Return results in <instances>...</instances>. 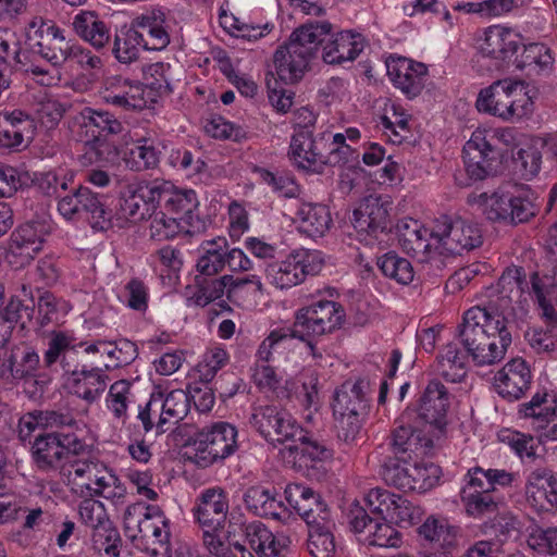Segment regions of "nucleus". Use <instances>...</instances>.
Here are the masks:
<instances>
[{
  "label": "nucleus",
  "instance_id": "28",
  "mask_svg": "<svg viewBox=\"0 0 557 557\" xmlns=\"http://www.w3.org/2000/svg\"><path fill=\"white\" fill-rule=\"evenodd\" d=\"M524 491L528 502L540 510L557 509V478L550 469L533 470L528 475Z\"/></svg>",
  "mask_w": 557,
  "mask_h": 557
},
{
  "label": "nucleus",
  "instance_id": "24",
  "mask_svg": "<svg viewBox=\"0 0 557 557\" xmlns=\"http://www.w3.org/2000/svg\"><path fill=\"white\" fill-rule=\"evenodd\" d=\"M245 542L258 557H289L290 539L284 534L274 535L262 522L242 523Z\"/></svg>",
  "mask_w": 557,
  "mask_h": 557
},
{
  "label": "nucleus",
  "instance_id": "11",
  "mask_svg": "<svg viewBox=\"0 0 557 557\" xmlns=\"http://www.w3.org/2000/svg\"><path fill=\"white\" fill-rule=\"evenodd\" d=\"M237 430L227 422H216L195 434L194 461L200 468H207L224 460L237 449Z\"/></svg>",
  "mask_w": 557,
  "mask_h": 557
},
{
  "label": "nucleus",
  "instance_id": "49",
  "mask_svg": "<svg viewBox=\"0 0 557 557\" xmlns=\"http://www.w3.org/2000/svg\"><path fill=\"white\" fill-rule=\"evenodd\" d=\"M377 267L384 276L407 285L412 282L414 272L411 262L395 252H387L377 259Z\"/></svg>",
  "mask_w": 557,
  "mask_h": 557
},
{
  "label": "nucleus",
  "instance_id": "30",
  "mask_svg": "<svg viewBox=\"0 0 557 557\" xmlns=\"http://www.w3.org/2000/svg\"><path fill=\"white\" fill-rule=\"evenodd\" d=\"M156 202L159 208L176 218L194 222L193 212L198 207L196 193L191 189L177 190L168 183L154 182Z\"/></svg>",
  "mask_w": 557,
  "mask_h": 557
},
{
  "label": "nucleus",
  "instance_id": "1",
  "mask_svg": "<svg viewBox=\"0 0 557 557\" xmlns=\"http://www.w3.org/2000/svg\"><path fill=\"white\" fill-rule=\"evenodd\" d=\"M456 337L476 366L500 361L511 344L504 313L493 306L468 309Z\"/></svg>",
  "mask_w": 557,
  "mask_h": 557
},
{
  "label": "nucleus",
  "instance_id": "22",
  "mask_svg": "<svg viewBox=\"0 0 557 557\" xmlns=\"http://www.w3.org/2000/svg\"><path fill=\"white\" fill-rule=\"evenodd\" d=\"M364 507L369 513L377 516L384 521L411 523L413 507L411 503L399 494H394L384 488H372L364 498Z\"/></svg>",
  "mask_w": 557,
  "mask_h": 557
},
{
  "label": "nucleus",
  "instance_id": "13",
  "mask_svg": "<svg viewBox=\"0 0 557 557\" xmlns=\"http://www.w3.org/2000/svg\"><path fill=\"white\" fill-rule=\"evenodd\" d=\"M249 284L255 286V293H262L263 285L257 275L243 278H234L233 275H223L221 277L196 275V290L189 299L195 305L205 307L226 293L227 299L235 302L242 297L245 287Z\"/></svg>",
  "mask_w": 557,
  "mask_h": 557
},
{
  "label": "nucleus",
  "instance_id": "29",
  "mask_svg": "<svg viewBox=\"0 0 557 557\" xmlns=\"http://www.w3.org/2000/svg\"><path fill=\"white\" fill-rule=\"evenodd\" d=\"M497 393L509 400L521 398L531 384V371L527 362L516 358L507 362L495 375Z\"/></svg>",
  "mask_w": 557,
  "mask_h": 557
},
{
  "label": "nucleus",
  "instance_id": "37",
  "mask_svg": "<svg viewBox=\"0 0 557 557\" xmlns=\"http://www.w3.org/2000/svg\"><path fill=\"white\" fill-rule=\"evenodd\" d=\"M72 26L77 36L96 49L103 48L110 40L109 28L95 11H81L74 16Z\"/></svg>",
  "mask_w": 557,
  "mask_h": 557
},
{
  "label": "nucleus",
  "instance_id": "47",
  "mask_svg": "<svg viewBox=\"0 0 557 557\" xmlns=\"http://www.w3.org/2000/svg\"><path fill=\"white\" fill-rule=\"evenodd\" d=\"M334 521H326L324 524L309 528L308 549L311 557H334Z\"/></svg>",
  "mask_w": 557,
  "mask_h": 557
},
{
  "label": "nucleus",
  "instance_id": "52",
  "mask_svg": "<svg viewBox=\"0 0 557 557\" xmlns=\"http://www.w3.org/2000/svg\"><path fill=\"white\" fill-rule=\"evenodd\" d=\"M409 460H400L394 455L386 456L381 465V476L387 485L395 486L398 490L408 491L410 488V467H407Z\"/></svg>",
  "mask_w": 557,
  "mask_h": 557
},
{
  "label": "nucleus",
  "instance_id": "15",
  "mask_svg": "<svg viewBox=\"0 0 557 557\" xmlns=\"http://www.w3.org/2000/svg\"><path fill=\"white\" fill-rule=\"evenodd\" d=\"M350 530L364 534V541L371 546L398 548L403 543L401 533L389 521L372 518L358 503L351 505L347 513Z\"/></svg>",
  "mask_w": 557,
  "mask_h": 557
},
{
  "label": "nucleus",
  "instance_id": "3",
  "mask_svg": "<svg viewBox=\"0 0 557 557\" xmlns=\"http://www.w3.org/2000/svg\"><path fill=\"white\" fill-rule=\"evenodd\" d=\"M330 22H309L290 34L288 40L280 46L274 53V65L277 76L285 84L300 81L309 67L325 37L332 32Z\"/></svg>",
  "mask_w": 557,
  "mask_h": 557
},
{
  "label": "nucleus",
  "instance_id": "25",
  "mask_svg": "<svg viewBox=\"0 0 557 557\" xmlns=\"http://www.w3.org/2000/svg\"><path fill=\"white\" fill-rule=\"evenodd\" d=\"M193 511L203 533L220 531L224 528L228 512L226 493L222 488L203 491Z\"/></svg>",
  "mask_w": 557,
  "mask_h": 557
},
{
  "label": "nucleus",
  "instance_id": "7",
  "mask_svg": "<svg viewBox=\"0 0 557 557\" xmlns=\"http://www.w3.org/2000/svg\"><path fill=\"white\" fill-rule=\"evenodd\" d=\"M87 445L74 434L57 431L38 434L32 445V458L40 471H58L64 481L72 482L66 468L71 454H84Z\"/></svg>",
  "mask_w": 557,
  "mask_h": 557
},
{
  "label": "nucleus",
  "instance_id": "9",
  "mask_svg": "<svg viewBox=\"0 0 557 557\" xmlns=\"http://www.w3.org/2000/svg\"><path fill=\"white\" fill-rule=\"evenodd\" d=\"M512 189H500L486 197L484 213L490 221L517 225L535 216L537 206L533 193L519 185H515Z\"/></svg>",
  "mask_w": 557,
  "mask_h": 557
},
{
  "label": "nucleus",
  "instance_id": "32",
  "mask_svg": "<svg viewBox=\"0 0 557 557\" xmlns=\"http://www.w3.org/2000/svg\"><path fill=\"white\" fill-rule=\"evenodd\" d=\"M102 98L107 103L125 110L139 111L147 104L141 87L131 85L120 75L109 76L103 81Z\"/></svg>",
  "mask_w": 557,
  "mask_h": 557
},
{
  "label": "nucleus",
  "instance_id": "44",
  "mask_svg": "<svg viewBox=\"0 0 557 557\" xmlns=\"http://www.w3.org/2000/svg\"><path fill=\"white\" fill-rule=\"evenodd\" d=\"M436 372L451 383L461 382L466 377V356L459 352L455 344H448L437 357Z\"/></svg>",
  "mask_w": 557,
  "mask_h": 557
},
{
  "label": "nucleus",
  "instance_id": "53",
  "mask_svg": "<svg viewBox=\"0 0 557 557\" xmlns=\"http://www.w3.org/2000/svg\"><path fill=\"white\" fill-rule=\"evenodd\" d=\"M491 493L492 492L482 493V491L462 488L460 497L467 513L475 518L497 513L499 503L493 498Z\"/></svg>",
  "mask_w": 557,
  "mask_h": 557
},
{
  "label": "nucleus",
  "instance_id": "14",
  "mask_svg": "<svg viewBox=\"0 0 557 557\" xmlns=\"http://www.w3.org/2000/svg\"><path fill=\"white\" fill-rule=\"evenodd\" d=\"M391 434L392 455L400 460H410L412 455L426 454L433 447V441L423 434L422 423L417 420V410L406 408L395 421Z\"/></svg>",
  "mask_w": 557,
  "mask_h": 557
},
{
  "label": "nucleus",
  "instance_id": "19",
  "mask_svg": "<svg viewBox=\"0 0 557 557\" xmlns=\"http://www.w3.org/2000/svg\"><path fill=\"white\" fill-rule=\"evenodd\" d=\"M70 355H64L61 364L65 373L70 374L67 385L71 393L91 404L106 391L108 376L103 370L88 364H73Z\"/></svg>",
  "mask_w": 557,
  "mask_h": 557
},
{
  "label": "nucleus",
  "instance_id": "57",
  "mask_svg": "<svg viewBox=\"0 0 557 557\" xmlns=\"http://www.w3.org/2000/svg\"><path fill=\"white\" fill-rule=\"evenodd\" d=\"M51 227L44 220H32L20 225L11 234V237L18 243H26L42 248V244L47 235L50 234Z\"/></svg>",
  "mask_w": 557,
  "mask_h": 557
},
{
  "label": "nucleus",
  "instance_id": "45",
  "mask_svg": "<svg viewBox=\"0 0 557 557\" xmlns=\"http://www.w3.org/2000/svg\"><path fill=\"white\" fill-rule=\"evenodd\" d=\"M300 273L298 261H296L293 252L285 260L270 263L265 268L267 278L282 289L304 282Z\"/></svg>",
  "mask_w": 557,
  "mask_h": 557
},
{
  "label": "nucleus",
  "instance_id": "36",
  "mask_svg": "<svg viewBox=\"0 0 557 557\" xmlns=\"http://www.w3.org/2000/svg\"><path fill=\"white\" fill-rule=\"evenodd\" d=\"M154 394L156 397H160V412L156 429L158 434H162L168 430L165 424H176L187 416L190 399L183 389L171 391L165 397L161 392Z\"/></svg>",
  "mask_w": 557,
  "mask_h": 557
},
{
  "label": "nucleus",
  "instance_id": "2",
  "mask_svg": "<svg viewBox=\"0 0 557 557\" xmlns=\"http://www.w3.org/2000/svg\"><path fill=\"white\" fill-rule=\"evenodd\" d=\"M515 137L509 128L475 129L463 146L466 173L471 182L494 176L512 153Z\"/></svg>",
  "mask_w": 557,
  "mask_h": 557
},
{
  "label": "nucleus",
  "instance_id": "33",
  "mask_svg": "<svg viewBox=\"0 0 557 557\" xmlns=\"http://www.w3.org/2000/svg\"><path fill=\"white\" fill-rule=\"evenodd\" d=\"M528 281L525 271L522 267H508L505 269L497 282V293L500 305L498 310L502 312L506 309H512L513 304L519 305L521 308L528 301L525 290L528 289Z\"/></svg>",
  "mask_w": 557,
  "mask_h": 557
},
{
  "label": "nucleus",
  "instance_id": "5",
  "mask_svg": "<svg viewBox=\"0 0 557 557\" xmlns=\"http://www.w3.org/2000/svg\"><path fill=\"white\" fill-rule=\"evenodd\" d=\"M370 383L366 379L347 380L335 389L332 401L337 438L346 444L357 441L369 409Z\"/></svg>",
  "mask_w": 557,
  "mask_h": 557
},
{
  "label": "nucleus",
  "instance_id": "50",
  "mask_svg": "<svg viewBox=\"0 0 557 557\" xmlns=\"http://www.w3.org/2000/svg\"><path fill=\"white\" fill-rule=\"evenodd\" d=\"M399 243L413 252L426 251L430 244L426 239L428 230L423 228L417 220H404L396 226Z\"/></svg>",
  "mask_w": 557,
  "mask_h": 557
},
{
  "label": "nucleus",
  "instance_id": "64",
  "mask_svg": "<svg viewBox=\"0 0 557 557\" xmlns=\"http://www.w3.org/2000/svg\"><path fill=\"white\" fill-rule=\"evenodd\" d=\"M524 338L536 354L554 351L557 344V330L548 327L529 329Z\"/></svg>",
  "mask_w": 557,
  "mask_h": 557
},
{
  "label": "nucleus",
  "instance_id": "43",
  "mask_svg": "<svg viewBox=\"0 0 557 557\" xmlns=\"http://www.w3.org/2000/svg\"><path fill=\"white\" fill-rule=\"evenodd\" d=\"M82 125L94 127L97 132L96 137H107L109 135H119L124 131L122 122L106 110H97L86 107L81 111Z\"/></svg>",
  "mask_w": 557,
  "mask_h": 557
},
{
  "label": "nucleus",
  "instance_id": "23",
  "mask_svg": "<svg viewBox=\"0 0 557 557\" xmlns=\"http://www.w3.org/2000/svg\"><path fill=\"white\" fill-rule=\"evenodd\" d=\"M449 408V393L438 380H432L425 386L419 398L417 420L443 431L447 424L446 417Z\"/></svg>",
  "mask_w": 557,
  "mask_h": 557
},
{
  "label": "nucleus",
  "instance_id": "51",
  "mask_svg": "<svg viewBox=\"0 0 557 557\" xmlns=\"http://www.w3.org/2000/svg\"><path fill=\"white\" fill-rule=\"evenodd\" d=\"M143 35L136 26H132L121 34H116L113 45V53L121 63H132L139 57Z\"/></svg>",
  "mask_w": 557,
  "mask_h": 557
},
{
  "label": "nucleus",
  "instance_id": "35",
  "mask_svg": "<svg viewBox=\"0 0 557 557\" xmlns=\"http://www.w3.org/2000/svg\"><path fill=\"white\" fill-rule=\"evenodd\" d=\"M295 222L300 233L310 238L325 235L332 225L329 208L321 203L302 202L296 211Z\"/></svg>",
  "mask_w": 557,
  "mask_h": 557
},
{
  "label": "nucleus",
  "instance_id": "16",
  "mask_svg": "<svg viewBox=\"0 0 557 557\" xmlns=\"http://www.w3.org/2000/svg\"><path fill=\"white\" fill-rule=\"evenodd\" d=\"M520 49L525 50L518 34L494 25L485 30L484 41L480 50L484 58L494 61V66L497 70H502L510 63H516L517 67H521L522 62L518 61Z\"/></svg>",
  "mask_w": 557,
  "mask_h": 557
},
{
  "label": "nucleus",
  "instance_id": "20",
  "mask_svg": "<svg viewBox=\"0 0 557 557\" xmlns=\"http://www.w3.org/2000/svg\"><path fill=\"white\" fill-rule=\"evenodd\" d=\"M288 504L306 521L308 528L334 521L331 509L323 497L311 487L301 484H288L284 491Z\"/></svg>",
  "mask_w": 557,
  "mask_h": 557
},
{
  "label": "nucleus",
  "instance_id": "55",
  "mask_svg": "<svg viewBox=\"0 0 557 557\" xmlns=\"http://www.w3.org/2000/svg\"><path fill=\"white\" fill-rule=\"evenodd\" d=\"M29 296H32L29 294ZM35 312V302L33 297L27 301L20 299L18 296H12L0 313L3 323L20 324L25 329L33 319Z\"/></svg>",
  "mask_w": 557,
  "mask_h": 557
},
{
  "label": "nucleus",
  "instance_id": "8",
  "mask_svg": "<svg viewBox=\"0 0 557 557\" xmlns=\"http://www.w3.org/2000/svg\"><path fill=\"white\" fill-rule=\"evenodd\" d=\"M124 527L126 532L137 530L143 540L151 542L154 555L168 556L170 547L169 520L158 506L135 503L129 505L124 513Z\"/></svg>",
  "mask_w": 557,
  "mask_h": 557
},
{
  "label": "nucleus",
  "instance_id": "10",
  "mask_svg": "<svg viewBox=\"0 0 557 557\" xmlns=\"http://www.w3.org/2000/svg\"><path fill=\"white\" fill-rule=\"evenodd\" d=\"M441 253L461 255L465 250H472L482 245V231L480 226L462 218L442 215L436 219L430 233Z\"/></svg>",
  "mask_w": 557,
  "mask_h": 557
},
{
  "label": "nucleus",
  "instance_id": "39",
  "mask_svg": "<svg viewBox=\"0 0 557 557\" xmlns=\"http://www.w3.org/2000/svg\"><path fill=\"white\" fill-rule=\"evenodd\" d=\"M78 215L89 214L91 227L106 231L111 226V212L107 210L98 194L86 186H77Z\"/></svg>",
  "mask_w": 557,
  "mask_h": 557
},
{
  "label": "nucleus",
  "instance_id": "56",
  "mask_svg": "<svg viewBox=\"0 0 557 557\" xmlns=\"http://www.w3.org/2000/svg\"><path fill=\"white\" fill-rule=\"evenodd\" d=\"M441 474V468L433 462L414 463L410 466V488L408 491L426 492L437 484Z\"/></svg>",
  "mask_w": 557,
  "mask_h": 557
},
{
  "label": "nucleus",
  "instance_id": "17",
  "mask_svg": "<svg viewBox=\"0 0 557 557\" xmlns=\"http://www.w3.org/2000/svg\"><path fill=\"white\" fill-rule=\"evenodd\" d=\"M392 202L377 195H370L362 199L352 214V225L362 236L377 238L379 234L392 230L389 211Z\"/></svg>",
  "mask_w": 557,
  "mask_h": 557
},
{
  "label": "nucleus",
  "instance_id": "34",
  "mask_svg": "<svg viewBox=\"0 0 557 557\" xmlns=\"http://www.w3.org/2000/svg\"><path fill=\"white\" fill-rule=\"evenodd\" d=\"M364 48L361 34L351 30L338 32L323 47L322 59L327 64H342L354 61Z\"/></svg>",
  "mask_w": 557,
  "mask_h": 557
},
{
  "label": "nucleus",
  "instance_id": "60",
  "mask_svg": "<svg viewBox=\"0 0 557 557\" xmlns=\"http://www.w3.org/2000/svg\"><path fill=\"white\" fill-rule=\"evenodd\" d=\"M302 437L304 438L289 443L286 446V449L290 455L295 456V459L298 457V461H302L306 458L314 461L329 457V451L325 446L318 441L311 440L306 431Z\"/></svg>",
  "mask_w": 557,
  "mask_h": 557
},
{
  "label": "nucleus",
  "instance_id": "4",
  "mask_svg": "<svg viewBox=\"0 0 557 557\" xmlns=\"http://www.w3.org/2000/svg\"><path fill=\"white\" fill-rule=\"evenodd\" d=\"M527 87L521 79H497L479 92L476 109L506 122L530 119L535 108Z\"/></svg>",
  "mask_w": 557,
  "mask_h": 557
},
{
  "label": "nucleus",
  "instance_id": "18",
  "mask_svg": "<svg viewBox=\"0 0 557 557\" xmlns=\"http://www.w3.org/2000/svg\"><path fill=\"white\" fill-rule=\"evenodd\" d=\"M28 49L54 66H61L71 57V47L63 32L54 24L41 23L26 37Z\"/></svg>",
  "mask_w": 557,
  "mask_h": 557
},
{
  "label": "nucleus",
  "instance_id": "40",
  "mask_svg": "<svg viewBox=\"0 0 557 557\" xmlns=\"http://www.w3.org/2000/svg\"><path fill=\"white\" fill-rule=\"evenodd\" d=\"M227 239L216 237L201 245V255L196 264L198 275L215 276L226 265Z\"/></svg>",
  "mask_w": 557,
  "mask_h": 557
},
{
  "label": "nucleus",
  "instance_id": "42",
  "mask_svg": "<svg viewBox=\"0 0 557 557\" xmlns=\"http://www.w3.org/2000/svg\"><path fill=\"white\" fill-rule=\"evenodd\" d=\"M519 531V521L509 512L497 513L482 525V532L490 536L487 541L503 553L504 544Z\"/></svg>",
  "mask_w": 557,
  "mask_h": 557
},
{
  "label": "nucleus",
  "instance_id": "58",
  "mask_svg": "<svg viewBox=\"0 0 557 557\" xmlns=\"http://www.w3.org/2000/svg\"><path fill=\"white\" fill-rule=\"evenodd\" d=\"M117 156V150L106 139L94 137L84 144V154L82 163L84 165L91 163H107L113 161Z\"/></svg>",
  "mask_w": 557,
  "mask_h": 557
},
{
  "label": "nucleus",
  "instance_id": "63",
  "mask_svg": "<svg viewBox=\"0 0 557 557\" xmlns=\"http://www.w3.org/2000/svg\"><path fill=\"white\" fill-rule=\"evenodd\" d=\"M206 132L214 138L242 141L247 138V132L239 125L231 123L222 116L212 117L205 126Z\"/></svg>",
  "mask_w": 557,
  "mask_h": 557
},
{
  "label": "nucleus",
  "instance_id": "27",
  "mask_svg": "<svg viewBox=\"0 0 557 557\" xmlns=\"http://www.w3.org/2000/svg\"><path fill=\"white\" fill-rule=\"evenodd\" d=\"M157 208L154 182L129 187L120 198V215L132 223L151 219Z\"/></svg>",
  "mask_w": 557,
  "mask_h": 557
},
{
  "label": "nucleus",
  "instance_id": "59",
  "mask_svg": "<svg viewBox=\"0 0 557 557\" xmlns=\"http://www.w3.org/2000/svg\"><path fill=\"white\" fill-rule=\"evenodd\" d=\"M528 544L541 554L557 556V528L544 529L540 525L530 528Z\"/></svg>",
  "mask_w": 557,
  "mask_h": 557
},
{
  "label": "nucleus",
  "instance_id": "38",
  "mask_svg": "<svg viewBox=\"0 0 557 557\" xmlns=\"http://www.w3.org/2000/svg\"><path fill=\"white\" fill-rule=\"evenodd\" d=\"M166 211H156L150 222V238L154 240H169L184 233L193 235L199 230L194 222L184 218L169 216Z\"/></svg>",
  "mask_w": 557,
  "mask_h": 557
},
{
  "label": "nucleus",
  "instance_id": "21",
  "mask_svg": "<svg viewBox=\"0 0 557 557\" xmlns=\"http://www.w3.org/2000/svg\"><path fill=\"white\" fill-rule=\"evenodd\" d=\"M330 138V133L313 137L311 131L299 129L292 136L288 156L298 169L321 174L323 148Z\"/></svg>",
  "mask_w": 557,
  "mask_h": 557
},
{
  "label": "nucleus",
  "instance_id": "48",
  "mask_svg": "<svg viewBox=\"0 0 557 557\" xmlns=\"http://www.w3.org/2000/svg\"><path fill=\"white\" fill-rule=\"evenodd\" d=\"M90 542L95 552H103L108 557H120L122 539L112 521L90 531Z\"/></svg>",
  "mask_w": 557,
  "mask_h": 557
},
{
  "label": "nucleus",
  "instance_id": "31",
  "mask_svg": "<svg viewBox=\"0 0 557 557\" xmlns=\"http://www.w3.org/2000/svg\"><path fill=\"white\" fill-rule=\"evenodd\" d=\"M277 496L274 487L252 485L245 491L243 500L247 509L256 516L283 521L289 516V511Z\"/></svg>",
  "mask_w": 557,
  "mask_h": 557
},
{
  "label": "nucleus",
  "instance_id": "6",
  "mask_svg": "<svg viewBox=\"0 0 557 557\" xmlns=\"http://www.w3.org/2000/svg\"><path fill=\"white\" fill-rule=\"evenodd\" d=\"M345 317L343 306L336 301L312 302L295 312L294 323L289 329L290 338L306 343L314 358L321 357L317 351L315 341L341 329Z\"/></svg>",
  "mask_w": 557,
  "mask_h": 557
},
{
  "label": "nucleus",
  "instance_id": "46",
  "mask_svg": "<svg viewBox=\"0 0 557 557\" xmlns=\"http://www.w3.org/2000/svg\"><path fill=\"white\" fill-rule=\"evenodd\" d=\"M459 528L449 525L445 520L428 518L419 528V534L429 542L438 543L445 549L456 546Z\"/></svg>",
  "mask_w": 557,
  "mask_h": 557
},
{
  "label": "nucleus",
  "instance_id": "12",
  "mask_svg": "<svg viewBox=\"0 0 557 557\" xmlns=\"http://www.w3.org/2000/svg\"><path fill=\"white\" fill-rule=\"evenodd\" d=\"M249 423L265 441L285 445L304 438L305 430L285 410L276 406H259L253 409Z\"/></svg>",
  "mask_w": 557,
  "mask_h": 557
},
{
  "label": "nucleus",
  "instance_id": "61",
  "mask_svg": "<svg viewBox=\"0 0 557 557\" xmlns=\"http://www.w3.org/2000/svg\"><path fill=\"white\" fill-rule=\"evenodd\" d=\"M132 383L127 380L114 382L109 389L108 407L117 419L126 417L127 404L132 395Z\"/></svg>",
  "mask_w": 557,
  "mask_h": 557
},
{
  "label": "nucleus",
  "instance_id": "54",
  "mask_svg": "<svg viewBox=\"0 0 557 557\" xmlns=\"http://www.w3.org/2000/svg\"><path fill=\"white\" fill-rule=\"evenodd\" d=\"M13 363V380H24L35 375L39 366L38 354L28 346H14L11 348Z\"/></svg>",
  "mask_w": 557,
  "mask_h": 557
},
{
  "label": "nucleus",
  "instance_id": "62",
  "mask_svg": "<svg viewBox=\"0 0 557 557\" xmlns=\"http://www.w3.org/2000/svg\"><path fill=\"white\" fill-rule=\"evenodd\" d=\"M78 513L82 522L90 529V531L110 522L109 515L104 505L94 498H85L78 506Z\"/></svg>",
  "mask_w": 557,
  "mask_h": 557
},
{
  "label": "nucleus",
  "instance_id": "41",
  "mask_svg": "<svg viewBox=\"0 0 557 557\" xmlns=\"http://www.w3.org/2000/svg\"><path fill=\"white\" fill-rule=\"evenodd\" d=\"M154 15H141L134 21V26L143 35L141 47L146 50L160 51L170 44V36Z\"/></svg>",
  "mask_w": 557,
  "mask_h": 557
},
{
  "label": "nucleus",
  "instance_id": "26",
  "mask_svg": "<svg viewBox=\"0 0 557 557\" xmlns=\"http://www.w3.org/2000/svg\"><path fill=\"white\" fill-rule=\"evenodd\" d=\"M387 75L394 86L407 98L418 97L425 86L428 69L423 63L407 58L392 59L386 62Z\"/></svg>",
  "mask_w": 557,
  "mask_h": 557
}]
</instances>
